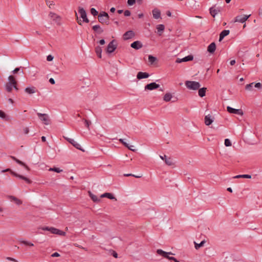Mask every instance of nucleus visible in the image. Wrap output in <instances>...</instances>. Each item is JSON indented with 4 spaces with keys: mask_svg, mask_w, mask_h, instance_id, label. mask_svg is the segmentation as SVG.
<instances>
[{
    "mask_svg": "<svg viewBox=\"0 0 262 262\" xmlns=\"http://www.w3.org/2000/svg\"><path fill=\"white\" fill-rule=\"evenodd\" d=\"M160 158H161L162 160H164V161H165V159L166 158H167L166 155H164V156H160Z\"/></svg>",
    "mask_w": 262,
    "mask_h": 262,
    "instance_id": "obj_62",
    "label": "nucleus"
},
{
    "mask_svg": "<svg viewBox=\"0 0 262 262\" xmlns=\"http://www.w3.org/2000/svg\"><path fill=\"white\" fill-rule=\"evenodd\" d=\"M254 86L257 89H260L261 87V84L260 82L255 83L254 84Z\"/></svg>",
    "mask_w": 262,
    "mask_h": 262,
    "instance_id": "obj_49",
    "label": "nucleus"
},
{
    "mask_svg": "<svg viewBox=\"0 0 262 262\" xmlns=\"http://www.w3.org/2000/svg\"><path fill=\"white\" fill-rule=\"evenodd\" d=\"M67 142L70 143L72 145H73L76 148L80 150L81 151H84V150L81 148V146L79 144H78L76 141H75L73 139L69 138L67 137Z\"/></svg>",
    "mask_w": 262,
    "mask_h": 262,
    "instance_id": "obj_10",
    "label": "nucleus"
},
{
    "mask_svg": "<svg viewBox=\"0 0 262 262\" xmlns=\"http://www.w3.org/2000/svg\"><path fill=\"white\" fill-rule=\"evenodd\" d=\"M213 120L214 118L212 117L210 115L208 114L205 117V123L206 125L209 126L213 122Z\"/></svg>",
    "mask_w": 262,
    "mask_h": 262,
    "instance_id": "obj_18",
    "label": "nucleus"
},
{
    "mask_svg": "<svg viewBox=\"0 0 262 262\" xmlns=\"http://www.w3.org/2000/svg\"><path fill=\"white\" fill-rule=\"evenodd\" d=\"M37 115L39 119L46 125H48L50 123V120L49 116L46 114H42L37 113Z\"/></svg>",
    "mask_w": 262,
    "mask_h": 262,
    "instance_id": "obj_7",
    "label": "nucleus"
},
{
    "mask_svg": "<svg viewBox=\"0 0 262 262\" xmlns=\"http://www.w3.org/2000/svg\"><path fill=\"white\" fill-rule=\"evenodd\" d=\"M165 162L168 166H172L174 164L173 160L170 158H166L165 159Z\"/></svg>",
    "mask_w": 262,
    "mask_h": 262,
    "instance_id": "obj_35",
    "label": "nucleus"
},
{
    "mask_svg": "<svg viewBox=\"0 0 262 262\" xmlns=\"http://www.w3.org/2000/svg\"><path fill=\"white\" fill-rule=\"evenodd\" d=\"M254 82H252L251 83L248 84L245 86V89L249 91H251L253 90V88L254 86Z\"/></svg>",
    "mask_w": 262,
    "mask_h": 262,
    "instance_id": "obj_39",
    "label": "nucleus"
},
{
    "mask_svg": "<svg viewBox=\"0 0 262 262\" xmlns=\"http://www.w3.org/2000/svg\"><path fill=\"white\" fill-rule=\"evenodd\" d=\"M89 194L90 197L94 202H99L100 201V199H98L96 195L93 194L91 191H89Z\"/></svg>",
    "mask_w": 262,
    "mask_h": 262,
    "instance_id": "obj_30",
    "label": "nucleus"
},
{
    "mask_svg": "<svg viewBox=\"0 0 262 262\" xmlns=\"http://www.w3.org/2000/svg\"><path fill=\"white\" fill-rule=\"evenodd\" d=\"M110 253L111 255H112L115 258H117L118 257V254L114 250H110Z\"/></svg>",
    "mask_w": 262,
    "mask_h": 262,
    "instance_id": "obj_46",
    "label": "nucleus"
},
{
    "mask_svg": "<svg viewBox=\"0 0 262 262\" xmlns=\"http://www.w3.org/2000/svg\"><path fill=\"white\" fill-rule=\"evenodd\" d=\"M185 85L188 89L192 90H198L201 86L199 82L194 81H186L185 82Z\"/></svg>",
    "mask_w": 262,
    "mask_h": 262,
    "instance_id": "obj_4",
    "label": "nucleus"
},
{
    "mask_svg": "<svg viewBox=\"0 0 262 262\" xmlns=\"http://www.w3.org/2000/svg\"><path fill=\"white\" fill-rule=\"evenodd\" d=\"M224 144L226 146H230L231 145V142L229 139H226L225 140Z\"/></svg>",
    "mask_w": 262,
    "mask_h": 262,
    "instance_id": "obj_47",
    "label": "nucleus"
},
{
    "mask_svg": "<svg viewBox=\"0 0 262 262\" xmlns=\"http://www.w3.org/2000/svg\"><path fill=\"white\" fill-rule=\"evenodd\" d=\"M136 3V0H127V4L132 6Z\"/></svg>",
    "mask_w": 262,
    "mask_h": 262,
    "instance_id": "obj_48",
    "label": "nucleus"
},
{
    "mask_svg": "<svg viewBox=\"0 0 262 262\" xmlns=\"http://www.w3.org/2000/svg\"><path fill=\"white\" fill-rule=\"evenodd\" d=\"M95 50V52H96L97 56L99 58H101L102 57L101 56V53H102L101 48L100 46H98L96 47Z\"/></svg>",
    "mask_w": 262,
    "mask_h": 262,
    "instance_id": "obj_31",
    "label": "nucleus"
},
{
    "mask_svg": "<svg viewBox=\"0 0 262 262\" xmlns=\"http://www.w3.org/2000/svg\"><path fill=\"white\" fill-rule=\"evenodd\" d=\"M149 76V74L146 72H139L137 75V78L138 79L147 78Z\"/></svg>",
    "mask_w": 262,
    "mask_h": 262,
    "instance_id": "obj_19",
    "label": "nucleus"
},
{
    "mask_svg": "<svg viewBox=\"0 0 262 262\" xmlns=\"http://www.w3.org/2000/svg\"><path fill=\"white\" fill-rule=\"evenodd\" d=\"M41 229L42 230H44V231H49L51 233H52L53 230H54V227H52L46 226V227H42Z\"/></svg>",
    "mask_w": 262,
    "mask_h": 262,
    "instance_id": "obj_41",
    "label": "nucleus"
},
{
    "mask_svg": "<svg viewBox=\"0 0 262 262\" xmlns=\"http://www.w3.org/2000/svg\"><path fill=\"white\" fill-rule=\"evenodd\" d=\"M119 142L121 143L125 147L127 148L129 150L133 151H137V149H133L131 148V147H134L133 145H129L128 143H127L126 142L124 141V139H120L119 140Z\"/></svg>",
    "mask_w": 262,
    "mask_h": 262,
    "instance_id": "obj_21",
    "label": "nucleus"
},
{
    "mask_svg": "<svg viewBox=\"0 0 262 262\" xmlns=\"http://www.w3.org/2000/svg\"><path fill=\"white\" fill-rule=\"evenodd\" d=\"M78 13L80 15V17L82 18L83 21L85 23H89V20L87 17V14L85 10L82 7H78Z\"/></svg>",
    "mask_w": 262,
    "mask_h": 262,
    "instance_id": "obj_8",
    "label": "nucleus"
},
{
    "mask_svg": "<svg viewBox=\"0 0 262 262\" xmlns=\"http://www.w3.org/2000/svg\"><path fill=\"white\" fill-rule=\"evenodd\" d=\"M215 49H216V45H215V43L214 42H213L212 43H211L208 47L207 48V51L211 53V54H212L215 51Z\"/></svg>",
    "mask_w": 262,
    "mask_h": 262,
    "instance_id": "obj_20",
    "label": "nucleus"
},
{
    "mask_svg": "<svg viewBox=\"0 0 262 262\" xmlns=\"http://www.w3.org/2000/svg\"><path fill=\"white\" fill-rule=\"evenodd\" d=\"M24 132L25 134H28L29 132V129L28 127H25L24 129Z\"/></svg>",
    "mask_w": 262,
    "mask_h": 262,
    "instance_id": "obj_55",
    "label": "nucleus"
},
{
    "mask_svg": "<svg viewBox=\"0 0 262 262\" xmlns=\"http://www.w3.org/2000/svg\"><path fill=\"white\" fill-rule=\"evenodd\" d=\"M25 91L28 94H32L36 92V89L34 86L27 87L25 89Z\"/></svg>",
    "mask_w": 262,
    "mask_h": 262,
    "instance_id": "obj_25",
    "label": "nucleus"
},
{
    "mask_svg": "<svg viewBox=\"0 0 262 262\" xmlns=\"http://www.w3.org/2000/svg\"><path fill=\"white\" fill-rule=\"evenodd\" d=\"M250 14L248 15H238L234 18V22H239L241 23H245L248 18L250 16Z\"/></svg>",
    "mask_w": 262,
    "mask_h": 262,
    "instance_id": "obj_11",
    "label": "nucleus"
},
{
    "mask_svg": "<svg viewBox=\"0 0 262 262\" xmlns=\"http://www.w3.org/2000/svg\"><path fill=\"white\" fill-rule=\"evenodd\" d=\"M115 10H116V9L114 7L111 8V9H110V11L112 13L115 12Z\"/></svg>",
    "mask_w": 262,
    "mask_h": 262,
    "instance_id": "obj_63",
    "label": "nucleus"
},
{
    "mask_svg": "<svg viewBox=\"0 0 262 262\" xmlns=\"http://www.w3.org/2000/svg\"><path fill=\"white\" fill-rule=\"evenodd\" d=\"M92 29L94 31L97 32L98 29H100V26L98 25H95L93 26Z\"/></svg>",
    "mask_w": 262,
    "mask_h": 262,
    "instance_id": "obj_52",
    "label": "nucleus"
},
{
    "mask_svg": "<svg viewBox=\"0 0 262 262\" xmlns=\"http://www.w3.org/2000/svg\"><path fill=\"white\" fill-rule=\"evenodd\" d=\"M235 60H232L230 61V63L231 66H233L235 63Z\"/></svg>",
    "mask_w": 262,
    "mask_h": 262,
    "instance_id": "obj_61",
    "label": "nucleus"
},
{
    "mask_svg": "<svg viewBox=\"0 0 262 262\" xmlns=\"http://www.w3.org/2000/svg\"><path fill=\"white\" fill-rule=\"evenodd\" d=\"M221 7H216L214 5L209 9L210 14L212 17H215V15L221 11Z\"/></svg>",
    "mask_w": 262,
    "mask_h": 262,
    "instance_id": "obj_14",
    "label": "nucleus"
},
{
    "mask_svg": "<svg viewBox=\"0 0 262 262\" xmlns=\"http://www.w3.org/2000/svg\"><path fill=\"white\" fill-rule=\"evenodd\" d=\"M227 110L230 114H234L239 115H243V112L241 109H235L228 106L227 107Z\"/></svg>",
    "mask_w": 262,
    "mask_h": 262,
    "instance_id": "obj_12",
    "label": "nucleus"
},
{
    "mask_svg": "<svg viewBox=\"0 0 262 262\" xmlns=\"http://www.w3.org/2000/svg\"><path fill=\"white\" fill-rule=\"evenodd\" d=\"M193 59V56L192 55H189L187 56H185V57L180 59L177 58L176 62L177 63H181L182 62H187L192 60Z\"/></svg>",
    "mask_w": 262,
    "mask_h": 262,
    "instance_id": "obj_16",
    "label": "nucleus"
},
{
    "mask_svg": "<svg viewBox=\"0 0 262 262\" xmlns=\"http://www.w3.org/2000/svg\"><path fill=\"white\" fill-rule=\"evenodd\" d=\"M49 170L55 171L58 173H59L62 171V170L60 169L59 168H56V167L50 168L49 169Z\"/></svg>",
    "mask_w": 262,
    "mask_h": 262,
    "instance_id": "obj_43",
    "label": "nucleus"
},
{
    "mask_svg": "<svg viewBox=\"0 0 262 262\" xmlns=\"http://www.w3.org/2000/svg\"><path fill=\"white\" fill-rule=\"evenodd\" d=\"M60 255L58 252H55L51 255L52 257H58Z\"/></svg>",
    "mask_w": 262,
    "mask_h": 262,
    "instance_id": "obj_57",
    "label": "nucleus"
},
{
    "mask_svg": "<svg viewBox=\"0 0 262 262\" xmlns=\"http://www.w3.org/2000/svg\"><path fill=\"white\" fill-rule=\"evenodd\" d=\"M11 158L14 161H15L17 164L23 166L28 170H29V168L26 164H25L24 162L20 161L19 160L17 159L16 157L14 156H11Z\"/></svg>",
    "mask_w": 262,
    "mask_h": 262,
    "instance_id": "obj_23",
    "label": "nucleus"
},
{
    "mask_svg": "<svg viewBox=\"0 0 262 262\" xmlns=\"http://www.w3.org/2000/svg\"><path fill=\"white\" fill-rule=\"evenodd\" d=\"M172 95L171 93H166L163 97V100L166 102H169L170 101L172 98Z\"/></svg>",
    "mask_w": 262,
    "mask_h": 262,
    "instance_id": "obj_33",
    "label": "nucleus"
},
{
    "mask_svg": "<svg viewBox=\"0 0 262 262\" xmlns=\"http://www.w3.org/2000/svg\"><path fill=\"white\" fill-rule=\"evenodd\" d=\"M156 28L158 31V33L159 34V35H161L164 30V25L162 24H160L157 25Z\"/></svg>",
    "mask_w": 262,
    "mask_h": 262,
    "instance_id": "obj_28",
    "label": "nucleus"
},
{
    "mask_svg": "<svg viewBox=\"0 0 262 262\" xmlns=\"http://www.w3.org/2000/svg\"><path fill=\"white\" fill-rule=\"evenodd\" d=\"M131 14V13L129 10H126L124 12V15L125 16H129Z\"/></svg>",
    "mask_w": 262,
    "mask_h": 262,
    "instance_id": "obj_51",
    "label": "nucleus"
},
{
    "mask_svg": "<svg viewBox=\"0 0 262 262\" xmlns=\"http://www.w3.org/2000/svg\"><path fill=\"white\" fill-rule=\"evenodd\" d=\"M6 171H10L11 172V173L15 177H17V178H19V179H21L22 180H24L26 181V182L28 184H30L32 183V181L30 180V179H29L28 178H27V177H24L22 175H20V174H19L13 171H12L9 168H7V169H6L5 170H2V172H6Z\"/></svg>",
    "mask_w": 262,
    "mask_h": 262,
    "instance_id": "obj_5",
    "label": "nucleus"
},
{
    "mask_svg": "<svg viewBox=\"0 0 262 262\" xmlns=\"http://www.w3.org/2000/svg\"><path fill=\"white\" fill-rule=\"evenodd\" d=\"M85 125L86 126V127L89 128L90 125L91 124V122L90 121H89L88 120H84Z\"/></svg>",
    "mask_w": 262,
    "mask_h": 262,
    "instance_id": "obj_53",
    "label": "nucleus"
},
{
    "mask_svg": "<svg viewBox=\"0 0 262 262\" xmlns=\"http://www.w3.org/2000/svg\"><path fill=\"white\" fill-rule=\"evenodd\" d=\"M8 198H9V199L11 201H13L15 202V204H16L17 205H19L20 204H22V201L18 199V198H17L16 197L14 196H13V195H9L8 196Z\"/></svg>",
    "mask_w": 262,
    "mask_h": 262,
    "instance_id": "obj_22",
    "label": "nucleus"
},
{
    "mask_svg": "<svg viewBox=\"0 0 262 262\" xmlns=\"http://www.w3.org/2000/svg\"><path fill=\"white\" fill-rule=\"evenodd\" d=\"M143 45L141 41L137 40L131 43L130 47L136 50H139L142 47Z\"/></svg>",
    "mask_w": 262,
    "mask_h": 262,
    "instance_id": "obj_17",
    "label": "nucleus"
},
{
    "mask_svg": "<svg viewBox=\"0 0 262 262\" xmlns=\"http://www.w3.org/2000/svg\"><path fill=\"white\" fill-rule=\"evenodd\" d=\"M166 15L168 16H171V13L169 11H167L166 12Z\"/></svg>",
    "mask_w": 262,
    "mask_h": 262,
    "instance_id": "obj_64",
    "label": "nucleus"
},
{
    "mask_svg": "<svg viewBox=\"0 0 262 262\" xmlns=\"http://www.w3.org/2000/svg\"><path fill=\"white\" fill-rule=\"evenodd\" d=\"M52 234L65 235L66 232L62 231L58 229L54 228V230H53Z\"/></svg>",
    "mask_w": 262,
    "mask_h": 262,
    "instance_id": "obj_34",
    "label": "nucleus"
},
{
    "mask_svg": "<svg viewBox=\"0 0 262 262\" xmlns=\"http://www.w3.org/2000/svg\"><path fill=\"white\" fill-rule=\"evenodd\" d=\"M6 258H7V259L10 260V261H13L14 262H18L17 260H16L14 258H12V257H7Z\"/></svg>",
    "mask_w": 262,
    "mask_h": 262,
    "instance_id": "obj_56",
    "label": "nucleus"
},
{
    "mask_svg": "<svg viewBox=\"0 0 262 262\" xmlns=\"http://www.w3.org/2000/svg\"><path fill=\"white\" fill-rule=\"evenodd\" d=\"M229 33L230 31L228 30H224L222 31L220 34L219 41H221L225 36H227L229 34Z\"/></svg>",
    "mask_w": 262,
    "mask_h": 262,
    "instance_id": "obj_24",
    "label": "nucleus"
},
{
    "mask_svg": "<svg viewBox=\"0 0 262 262\" xmlns=\"http://www.w3.org/2000/svg\"><path fill=\"white\" fill-rule=\"evenodd\" d=\"M49 16L53 19V20L58 25L60 24L61 18L60 16L57 15L56 14L53 12H50L49 13Z\"/></svg>",
    "mask_w": 262,
    "mask_h": 262,
    "instance_id": "obj_9",
    "label": "nucleus"
},
{
    "mask_svg": "<svg viewBox=\"0 0 262 262\" xmlns=\"http://www.w3.org/2000/svg\"><path fill=\"white\" fill-rule=\"evenodd\" d=\"M54 57L51 55H49L47 57V60L48 61H51L53 60Z\"/></svg>",
    "mask_w": 262,
    "mask_h": 262,
    "instance_id": "obj_50",
    "label": "nucleus"
},
{
    "mask_svg": "<svg viewBox=\"0 0 262 262\" xmlns=\"http://www.w3.org/2000/svg\"><path fill=\"white\" fill-rule=\"evenodd\" d=\"M19 242L21 244H23L26 246H34V244L33 243L28 242V241H26L20 240Z\"/></svg>",
    "mask_w": 262,
    "mask_h": 262,
    "instance_id": "obj_40",
    "label": "nucleus"
},
{
    "mask_svg": "<svg viewBox=\"0 0 262 262\" xmlns=\"http://www.w3.org/2000/svg\"><path fill=\"white\" fill-rule=\"evenodd\" d=\"M123 176L124 177H130V176H132V177H135V178H140L142 177V176H137V175H135V174H132V173H125V174H124Z\"/></svg>",
    "mask_w": 262,
    "mask_h": 262,
    "instance_id": "obj_45",
    "label": "nucleus"
},
{
    "mask_svg": "<svg viewBox=\"0 0 262 262\" xmlns=\"http://www.w3.org/2000/svg\"><path fill=\"white\" fill-rule=\"evenodd\" d=\"M21 67H19V68H15L13 71H12V73L14 74L17 73L18 71H20V69L21 68Z\"/></svg>",
    "mask_w": 262,
    "mask_h": 262,
    "instance_id": "obj_54",
    "label": "nucleus"
},
{
    "mask_svg": "<svg viewBox=\"0 0 262 262\" xmlns=\"http://www.w3.org/2000/svg\"><path fill=\"white\" fill-rule=\"evenodd\" d=\"M49 82L52 84H55V80L53 78H50L49 79Z\"/></svg>",
    "mask_w": 262,
    "mask_h": 262,
    "instance_id": "obj_60",
    "label": "nucleus"
},
{
    "mask_svg": "<svg viewBox=\"0 0 262 262\" xmlns=\"http://www.w3.org/2000/svg\"><path fill=\"white\" fill-rule=\"evenodd\" d=\"M90 12L94 16H96L98 14V12L94 8L91 9Z\"/></svg>",
    "mask_w": 262,
    "mask_h": 262,
    "instance_id": "obj_42",
    "label": "nucleus"
},
{
    "mask_svg": "<svg viewBox=\"0 0 262 262\" xmlns=\"http://www.w3.org/2000/svg\"><path fill=\"white\" fill-rule=\"evenodd\" d=\"M103 30L100 27V29H98L96 32L100 34H101L102 33H103Z\"/></svg>",
    "mask_w": 262,
    "mask_h": 262,
    "instance_id": "obj_59",
    "label": "nucleus"
},
{
    "mask_svg": "<svg viewBox=\"0 0 262 262\" xmlns=\"http://www.w3.org/2000/svg\"><path fill=\"white\" fill-rule=\"evenodd\" d=\"M152 12L153 17L154 18L158 19V18H160L161 12L159 10H158L157 9H155L152 10Z\"/></svg>",
    "mask_w": 262,
    "mask_h": 262,
    "instance_id": "obj_26",
    "label": "nucleus"
},
{
    "mask_svg": "<svg viewBox=\"0 0 262 262\" xmlns=\"http://www.w3.org/2000/svg\"><path fill=\"white\" fill-rule=\"evenodd\" d=\"M135 35V33L132 30L126 31L123 35L124 40H128L133 38Z\"/></svg>",
    "mask_w": 262,
    "mask_h": 262,
    "instance_id": "obj_15",
    "label": "nucleus"
},
{
    "mask_svg": "<svg viewBox=\"0 0 262 262\" xmlns=\"http://www.w3.org/2000/svg\"><path fill=\"white\" fill-rule=\"evenodd\" d=\"M98 42L99 43L100 45H103L104 43H105V40L104 39H102L101 40H100Z\"/></svg>",
    "mask_w": 262,
    "mask_h": 262,
    "instance_id": "obj_58",
    "label": "nucleus"
},
{
    "mask_svg": "<svg viewBox=\"0 0 262 262\" xmlns=\"http://www.w3.org/2000/svg\"><path fill=\"white\" fill-rule=\"evenodd\" d=\"M117 48V43L115 40H112L107 45L106 52L107 53H113Z\"/></svg>",
    "mask_w": 262,
    "mask_h": 262,
    "instance_id": "obj_6",
    "label": "nucleus"
},
{
    "mask_svg": "<svg viewBox=\"0 0 262 262\" xmlns=\"http://www.w3.org/2000/svg\"><path fill=\"white\" fill-rule=\"evenodd\" d=\"M98 18L99 21L101 24L105 23L107 25L109 24L108 20L110 19V16L106 12L104 11L101 12L99 13Z\"/></svg>",
    "mask_w": 262,
    "mask_h": 262,
    "instance_id": "obj_3",
    "label": "nucleus"
},
{
    "mask_svg": "<svg viewBox=\"0 0 262 262\" xmlns=\"http://www.w3.org/2000/svg\"><path fill=\"white\" fill-rule=\"evenodd\" d=\"M157 60V57H156L151 55H149L148 56V61L151 64H154V62L155 61H156Z\"/></svg>",
    "mask_w": 262,
    "mask_h": 262,
    "instance_id": "obj_37",
    "label": "nucleus"
},
{
    "mask_svg": "<svg viewBox=\"0 0 262 262\" xmlns=\"http://www.w3.org/2000/svg\"><path fill=\"white\" fill-rule=\"evenodd\" d=\"M205 242H206L205 240L202 241L200 244H198L195 242H194V244L195 245V248L197 250L199 249V248H200L201 247H202L204 246Z\"/></svg>",
    "mask_w": 262,
    "mask_h": 262,
    "instance_id": "obj_38",
    "label": "nucleus"
},
{
    "mask_svg": "<svg viewBox=\"0 0 262 262\" xmlns=\"http://www.w3.org/2000/svg\"><path fill=\"white\" fill-rule=\"evenodd\" d=\"M157 253L159 255H160L162 256H163L165 258H166L170 260H173L174 262H177L178 260L174 257L172 256H169V255H174L173 253H172L171 252H165L162 249H158L157 250Z\"/></svg>",
    "mask_w": 262,
    "mask_h": 262,
    "instance_id": "obj_2",
    "label": "nucleus"
},
{
    "mask_svg": "<svg viewBox=\"0 0 262 262\" xmlns=\"http://www.w3.org/2000/svg\"><path fill=\"white\" fill-rule=\"evenodd\" d=\"M160 87V85L157 84L156 82H153L146 84L145 86V90L152 91L156 90Z\"/></svg>",
    "mask_w": 262,
    "mask_h": 262,
    "instance_id": "obj_13",
    "label": "nucleus"
},
{
    "mask_svg": "<svg viewBox=\"0 0 262 262\" xmlns=\"http://www.w3.org/2000/svg\"><path fill=\"white\" fill-rule=\"evenodd\" d=\"M46 4L49 6L50 8H52V6L54 5V3L53 1H50L49 0H45Z\"/></svg>",
    "mask_w": 262,
    "mask_h": 262,
    "instance_id": "obj_44",
    "label": "nucleus"
},
{
    "mask_svg": "<svg viewBox=\"0 0 262 262\" xmlns=\"http://www.w3.org/2000/svg\"><path fill=\"white\" fill-rule=\"evenodd\" d=\"M234 179H238V178H246V179H250L251 178V176L250 174H239L233 177Z\"/></svg>",
    "mask_w": 262,
    "mask_h": 262,
    "instance_id": "obj_36",
    "label": "nucleus"
},
{
    "mask_svg": "<svg viewBox=\"0 0 262 262\" xmlns=\"http://www.w3.org/2000/svg\"><path fill=\"white\" fill-rule=\"evenodd\" d=\"M6 90L8 92H11L14 88L16 91L18 90L17 87V82L13 76L10 75L8 77V82L6 84Z\"/></svg>",
    "mask_w": 262,
    "mask_h": 262,
    "instance_id": "obj_1",
    "label": "nucleus"
},
{
    "mask_svg": "<svg viewBox=\"0 0 262 262\" xmlns=\"http://www.w3.org/2000/svg\"><path fill=\"white\" fill-rule=\"evenodd\" d=\"M100 198H107L111 200H113V199L116 200L113 194H112L111 193H108V192H105V193L101 194L100 196Z\"/></svg>",
    "mask_w": 262,
    "mask_h": 262,
    "instance_id": "obj_27",
    "label": "nucleus"
},
{
    "mask_svg": "<svg viewBox=\"0 0 262 262\" xmlns=\"http://www.w3.org/2000/svg\"><path fill=\"white\" fill-rule=\"evenodd\" d=\"M0 118L5 121H9L10 118L3 111L0 110Z\"/></svg>",
    "mask_w": 262,
    "mask_h": 262,
    "instance_id": "obj_29",
    "label": "nucleus"
},
{
    "mask_svg": "<svg viewBox=\"0 0 262 262\" xmlns=\"http://www.w3.org/2000/svg\"><path fill=\"white\" fill-rule=\"evenodd\" d=\"M199 95L201 97H203L205 96L206 95V88H202L201 89H199Z\"/></svg>",
    "mask_w": 262,
    "mask_h": 262,
    "instance_id": "obj_32",
    "label": "nucleus"
}]
</instances>
